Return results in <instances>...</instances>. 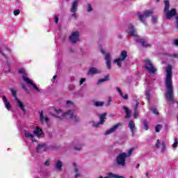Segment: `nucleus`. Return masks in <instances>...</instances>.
I'll return each instance as SVG.
<instances>
[{"mask_svg":"<svg viewBox=\"0 0 178 178\" xmlns=\"http://www.w3.org/2000/svg\"><path fill=\"white\" fill-rule=\"evenodd\" d=\"M165 86L166 87V92L165 94V98L168 102H173L175 101V97L173 96V81H172V77L173 74L172 73V67L168 65L166 69Z\"/></svg>","mask_w":178,"mask_h":178,"instance_id":"1","label":"nucleus"},{"mask_svg":"<svg viewBox=\"0 0 178 178\" xmlns=\"http://www.w3.org/2000/svg\"><path fill=\"white\" fill-rule=\"evenodd\" d=\"M55 112L57 113L56 118H58L60 120L63 119H67L68 120H72V119L74 120V122H80V118L79 117L74 115V110H69L66 113H62V110L60 109H55Z\"/></svg>","mask_w":178,"mask_h":178,"instance_id":"2","label":"nucleus"},{"mask_svg":"<svg viewBox=\"0 0 178 178\" xmlns=\"http://www.w3.org/2000/svg\"><path fill=\"white\" fill-rule=\"evenodd\" d=\"M5 51L8 52V54H10V49L8 47H5L4 49H0V54L6 59V65L4 66L3 72L4 73H10V62L8 59V57H6V54H5Z\"/></svg>","mask_w":178,"mask_h":178,"instance_id":"3","label":"nucleus"},{"mask_svg":"<svg viewBox=\"0 0 178 178\" xmlns=\"http://www.w3.org/2000/svg\"><path fill=\"white\" fill-rule=\"evenodd\" d=\"M145 69L147 70L149 74H155L156 73V68L152 64L151 60L146 59L145 60Z\"/></svg>","mask_w":178,"mask_h":178,"instance_id":"4","label":"nucleus"},{"mask_svg":"<svg viewBox=\"0 0 178 178\" xmlns=\"http://www.w3.org/2000/svg\"><path fill=\"white\" fill-rule=\"evenodd\" d=\"M152 13H153L152 10H148L145 11L143 13V15H141V13H138L137 14V16L138 19L140 20V22H142V23H143L145 26H147V22H145V19H147V17H149V16H152Z\"/></svg>","mask_w":178,"mask_h":178,"instance_id":"5","label":"nucleus"},{"mask_svg":"<svg viewBox=\"0 0 178 178\" xmlns=\"http://www.w3.org/2000/svg\"><path fill=\"white\" fill-rule=\"evenodd\" d=\"M126 152L120 154L116 159V162L118 166H126Z\"/></svg>","mask_w":178,"mask_h":178,"instance_id":"6","label":"nucleus"},{"mask_svg":"<svg viewBox=\"0 0 178 178\" xmlns=\"http://www.w3.org/2000/svg\"><path fill=\"white\" fill-rule=\"evenodd\" d=\"M79 6V0H74L71 6L70 12L72 13V17H74V19H77V7Z\"/></svg>","mask_w":178,"mask_h":178,"instance_id":"7","label":"nucleus"},{"mask_svg":"<svg viewBox=\"0 0 178 178\" xmlns=\"http://www.w3.org/2000/svg\"><path fill=\"white\" fill-rule=\"evenodd\" d=\"M127 58V51H122L120 54V58L115 59L114 60L115 63H117L118 66L119 67H122V61L126 59Z\"/></svg>","mask_w":178,"mask_h":178,"instance_id":"8","label":"nucleus"},{"mask_svg":"<svg viewBox=\"0 0 178 178\" xmlns=\"http://www.w3.org/2000/svg\"><path fill=\"white\" fill-rule=\"evenodd\" d=\"M23 80L24 81H25V83H26L27 84H29L30 86H32L34 90H35V91H37V92H42V90L40 89L38 87H37L36 84H34V83H33L31 81V80H30V79H29V77L27 76H23Z\"/></svg>","mask_w":178,"mask_h":178,"instance_id":"9","label":"nucleus"},{"mask_svg":"<svg viewBox=\"0 0 178 178\" xmlns=\"http://www.w3.org/2000/svg\"><path fill=\"white\" fill-rule=\"evenodd\" d=\"M80 36V33L79 31L72 32L69 39L72 44H76L77 41H79V37Z\"/></svg>","mask_w":178,"mask_h":178,"instance_id":"10","label":"nucleus"},{"mask_svg":"<svg viewBox=\"0 0 178 178\" xmlns=\"http://www.w3.org/2000/svg\"><path fill=\"white\" fill-rule=\"evenodd\" d=\"M120 126H122V123L119 122L116 124L115 125L113 126L111 128L106 131L104 133L105 136H108L109 134H112V133H115L116 130H118V128L120 127Z\"/></svg>","mask_w":178,"mask_h":178,"instance_id":"11","label":"nucleus"},{"mask_svg":"<svg viewBox=\"0 0 178 178\" xmlns=\"http://www.w3.org/2000/svg\"><path fill=\"white\" fill-rule=\"evenodd\" d=\"M127 33L131 35L132 37H137V33L136 32V29H134V26L132 24H129L127 29Z\"/></svg>","mask_w":178,"mask_h":178,"instance_id":"12","label":"nucleus"},{"mask_svg":"<svg viewBox=\"0 0 178 178\" xmlns=\"http://www.w3.org/2000/svg\"><path fill=\"white\" fill-rule=\"evenodd\" d=\"M105 118H106V113H104L103 114H100L99 115V122H98L97 123L95 124L93 122V126L94 127H99V124H104V123H105Z\"/></svg>","mask_w":178,"mask_h":178,"instance_id":"13","label":"nucleus"},{"mask_svg":"<svg viewBox=\"0 0 178 178\" xmlns=\"http://www.w3.org/2000/svg\"><path fill=\"white\" fill-rule=\"evenodd\" d=\"M128 127L131 130L132 137H134L136 136V123H134V121H129L128 123Z\"/></svg>","mask_w":178,"mask_h":178,"instance_id":"14","label":"nucleus"},{"mask_svg":"<svg viewBox=\"0 0 178 178\" xmlns=\"http://www.w3.org/2000/svg\"><path fill=\"white\" fill-rule=\"evenodd\" d=\"M48 149V147L45 143L39 144L36 147L37 152H45Z\"/></svg>","mask_w":178,"mask_h":178,"instance_id":"15","label":"nucleus"},{"mask_svg":"<svg viewBox=\"0 0 178 178\" xmlns=\"http://www.w3.org/2000/svg\"><path fill=\"white\" fill-rule=\"evenodd\" d=\"M176 15H177L176 9L172 8L171 10L167 11L166 19H168L169 20V19H172V17H173V16H176Z\"/></svg>","mask_w":178,"mask_h":178,"instance_id":"16","label":"nucleus"},{"mask_svg":"<svg viewBox=\"0 0 178 178\" xmlns=\"http://www.w3.org/2000/svg\"><path fill=\"white\" fill-rule=\"evenodd\" d=\"M24 136L25 138H28V140H30L32 143L35 141V140H34V136H33L29 131H24Z\"/></svg>","mask_w":178,"mask_h":178,"instance_id":"17","label":"nucleus"},{"mask_svg":"<svg viewBox=\"0 0 178 178\" xmlns=\"http://www.w3.org/2000/svg\"><path fill=\"white\" fill-rule=\"evenodd\" d=\"M99 178H104L102 176H100ZM104 178H124V177L122 175H118L116 174H113L112 172H108L107 176Z\"/></svg>","mask_w":178,"mask_h":178,"instance_id":"18","label":"nucleus"},{"mask_svg":"<svg viewBox=\"0 0 178 178\" xmlns=\"http://www.w3.org/2000/svg\"><path fill=\"white\" fill-rule=\"evenodd\" d=\"M39 113H40V120L41 123H44V122H46V123H48V122H49V118H45L44 116V111H39Z\"/></svg>","mask_w":178,"mask_h":178,"instance_id":"19","label":"nucleus"},{"mask_svg":"<svg viewBox=\"0 0 178 178\" xmlns=\"http://www.w3.org/2000/svg\"><path fill=\"white\" fill-rule=\"evenodd\" d=\"M105 60L106 63L107 69H111V56L109 53L106 54L105 55Z\"/></svg>","mask_w":178,"mask_h":178,"instance_id":"20","label":"nucleus"},{"mask_svg":"<svg viewBox=\"0 0 178 178\" xmlns=\"http://www.w3.org/2000/svg\"><path fill=\"white\" fill-rule=\"evenodd\" d=\"M33 134L37 136V137H40V136H42L44 134V132H42V129L41 128L36 127L33 131Z\"/></svg>","mask_w":178,"mask_h":178,"instance_id":"21","label":"nucleus"},{"mask_svg":"<svg viewBox=\"0 0 178 178\" xmlns=\"http://www.w3.org/2000/svg\"><path fill=\"white\" fill-rule=\"evenodd\" d=\"M99 73H101V71L97 70L96 67H91L90 68V70L88 72V74H99Z\"/></svg>","mask_w":178,"mask_h":178,"instance_id":"22","label":"nucleus"},{"mask_svg":"<svg viewBox=\"0 0 178 178\" xmlns=\"http://www.w3.org/2000/svg\"><path fill=\"white\" fill-rule=\"evenodd\" d=\"M15 101L17 102V105L19 106L21 111H22L24 113H26V108H24V104H23V102H22V101H20V99H16Z\"/></svg>","mask_w":178,"mask_h":178,"instance_id":"23","label":"nucleus"},{"mask_svg":"<svg viewBox=\"0 0 178 178\" xmlns=\"http://www.w3.org/2000/svg\"><path fill=\"white\" fill-rule=\"evenodd\" d=\"M136 42H138V44H140L142 45V47H151L150 44H148V43H147V42H145V40H144V39L142 38H138L136 39Z\"/></svg>","mask_w":178,"mask_h":178,"instance_id":"24","label":"nucleus"},{"mask_svg":"<svg viewBox=\"0 0 178 178\" xmlns=\"http://www.w3.org/2000/svg\"><path fill=\"white\" fill-rule=\"evenodd\" d=\"M3 101L5 104L6 109H8V111H10V108L12 107V106H10V103L8 102V99H6V97L3 96Z\"/></svg>","mask_w":178,"mask_h":178,"instance_id":"25","label":"nucleus"},{"mask_svg":"<svg viewBox=\"0 0 178 178\" xmlns=\"http://www.w3.org/2000/svg\"><path fill=\"white\" fill-rule=\"evenodd\" d=\"M118 92L120 94V95L123 98V99H129V95L127 94L123 95V92H122V90L119 87L116 88Z\"/></svg>","mask_w":178,"mask_h":178,"instance_id":"26","label":"nucleus"},{"mask_svg":"<svg viewBox=\"0 0 178 178\" xmlns=\"http://www.w3.org/2000/svg\"><path fill=\"white\" fill-rule=\"evenodd\" d=\"M139 105H140V103L136 102V106H135V111H134V119H137V118H138V111L137 110V108H138Z\"/></svg>","mask_w":178,"mask_h":178,"instance_id":"27","label":"nucleus"},{"mask_svg":"<svg viewBox=\"0 0 178 178\" xmlns=\"http://www.w3.org/2000/svg\"><path fill=\"white\" fill-rule=\"evenodd\" d=\"M124 110L125 111V113L127 114V115L125 116V118L129 119V118H130V116H131V111H130L129 108H127L126 106L124 107Z\"/></svg>","mask_w":178,"mask_h":178,"instance_id":"28","label":"nucleus"},{"mask_svg":"<svg viewBox=\"0 0 178 178\" xmlns=\"http://www.w3.org/2000/svg\"><path fill=\"white\" fill-rule=\"evenodd\" d=\"M164 5H165L164 12L165 13H166L168 12L169 8H170L169 1L168 0L164 1Z\"/></svg>","mask_w":178,"mask_h":178,"instance_id":"29","label":"nucleus"},{"mask_svg":"<svg viewBox=\"0 0 178 178\" xmlns=\"http://www.w3.org/2000/svg\"><path fill=\"white\" fill-rule=\"evenodd\" d=\"M109 80V75L106 76L103 79H100L97 81V84H101V83H104V81H108Z\"/></svg>","mask_w":178,"mask_h":178,"instance_id":"30","label":"nucleus"},{"mask_svg":"<svg viewBox=\"0 0 178 178\" xmlns=\"http://www.w3.org/2000/svg\"><path fill=\"white\" fill-rule=\"evenodd\" d=\"M62 162L60 161H58L56 163V169H57L58 170H62Z\"/></svg>","mask_w":178,"mask_h":178,"instance_id":"31","label":"nucleus"},{"mask_svg":"<svg viewBox=\"0 0 178 178\" xmlns=\"http://www.w3.org/2000/svg\"><path fill=\"white\" fill-rule=\"evenodd\" d=\"M10 90L11 91V94H12L13 97L15 98V100L16 101V99H19V98H17L16 90H15L13 88H10Z\"/></svg>","mask_w":178,"mask_h":178,"instance_id":"32","label":"nucleus"},{"mask_svg":"<svg viewBox=\"0 0 178 178\" xmlns=\"http://www.w3.org/2000/svg\"><path fill=\"white\" fill-rule=\"evenodd\" d=\"M142 123L145 127V130H148L149 129V125L148 124L147 120H143Z\"/></svg>","mask_w":178,"mask_h":178,"instance_id":"33","label":"nucleus"},{"mask_svg":"<svg viewBox=\"0 0 178 178\" xmlns=\"http://www.w3.org/2000/svg\"><path fill=\"white\" fill-rule=\"evenodd\" d=\"M134 151V149L131 148L128 150L127 153H125L126 154V157L129 158V156H130L131 155V154H133V152Z\"/></svg>","mask_w":178,"mask_h":178,"instance_id":"34","label":"nucleus"},{"mask_svg":"<svg viewBox=\"0 0 178 178\" xmlns=\"http://www.w3.org/2000/svg\"><path fill=\"white\" fill-rule=\"evenodd\" d=\"M145 95L147 97V99L149 100L151 95L149 93V88L148 87L146 88Z\"/></svg>","mask_w":178,"mask_h":178,"instance_id":"35","label":"nucleus"},{"mask_svg":"<svg viewBox=\"0 0 178 178\" xmlns=\"http://www.w3.org/2000/svg\"><path fill=\"white\" fill-rule=\"evenodd\" d=\"M95 106H97V107L104 106V102H95Z\"/></svg>","mask_w":178,"mask_h":178,"instance_id":"36","label":"nucleus"},{"mask_svg":"<svg viewBox=\"0 0 178 178\" xmlns=\"http://www.w3.org/2000/svg\"><path fill=\"white\" fill-rule=\"evenodd\" d=\"M161 129H162V125H161V124H158L155 127V131L156 133H159V131H161Z\"/></svg>","mask_w":178,"mask_h":178,"instance_id":"37","label":"nucleus"},{"mask_svg":"<svg viewBox=\"0 0 178 178\" xmlns=\"http://www.w3.org/2000/svg\"><path fill=\"white\" fill-rule=\"evenodd\" d=\"M152 22L153 24H156L158 22V17L157 16H152Z\"/></svg>","mask_w":178,"mask_h":178,"instance_id":"38","label":"nucleus"},{"mask_svg":"<svg viewBox=\"0 0 178 178\" xmlns=\"http://www.w3.org/2000/svg\"><path fill=\"white\" fill-rule=\"evenodd\" d=\"M150 109L152 112L154 113V115H159V113L158 112V110L155 107H151Z\"/></svg>","mask_w":178,"mask_h":178,"instance_id":"39","label":"nucleus"},{"mask_svg":"<svg viewBox=\"0 0 178 178\" xmlns=\"http://www.w3.org/2000/svg\"><path fill=\"white\" fill-rule=\"evenodd\" d=\"M161 146V152H165L166 151V145L165 144L164 142H162Z\"/></svg>","mask_w":178,"mask_h":178,"instance_id":"40","label":"nucleus"},{"mask_svg":"<svg viewBox=\"0 0 178 178\" xmlns=\"http://www.w3.org/2000/svg\"><path fill=\"white\" fill-rule=\"evenodd\" d=\"M18 73L21 74H24V76L26 75V70H24V68H21L19 70Z\"/></svg>","mask_w":178,"mask_h":178,"instance_id":"41","label":"nucleus"},{"mask_svg":"<svg viewBox=\"0 0 178 178\" xmlns=\"http://www.w3.org/2000/svg\"><path fill=\"white\" fill-rule=\"evenodd\" d=\"M22 88L24 90V91L26 92V94H30V91H29V89L26 87L24 84H22Z\"/></svg>","mask_w":178,"mask_h":178,"instance_id":"42","label":"nucleus"},{"mask_svg":"<svg viewBox=\"0 0 178 178\" xmlns=\"http://www.w3.org/2000/svg\"><path fill=\"white\" fill-rule=\"evenodd\" d=\"M177 144H178L177 138H176L175 139V143L172 144V147H173V148H176V147H177Z\"/></svg>","mask_w":178,"mask_h":178,"instance_id":"43","label":"nucleus"},{"mask_svg":"<svg viewBox=\"0 0 178 178\" xmlns=\"http://www.w3.org/2000/svg\"><path fill=\"white\" fill-rule=\"evenodd\" d=\"M14 15L15 16H18V15H20V10H15Z\"/></svg>","mask_w":178,"mask_h":178,"instance_id":"44","label":"nucleus"},{"mask_svg":"<svg viewBox=\"0 0 178 178\" xmlns=\"http://www.w3.org/2000/svg\"><path fill=\"white\" fill-rule=\"evenodd\" d=\"M160 145H161V140H157L156 143V148H159Z\"/></svg>","mask_w":178,"mask_h":178,"instance_id":"45","label":"nucleus"},{"mask_svg":"<svg viewBox=\"0 0 178 178\" xmlns=\"http://www.w3.org/2000/svg\"><path fill=\"white\" fill-rule=\"evenodd\" d=\"M72 165H73V166L75 168H74V172H75V173H77V172H79V169H77L76 163H73Z\"/></svg>","mask_w":178,"mask_h":178,"instance_id":"46","label":"nucleus"},{"mask_svg":"<svg viewBox=\"0 0 178 178\" xmlns=\"http://www.w3.org/2000/svg\"><path fill=\"white\" fill-rule=\"evenodd\" d=\"M54 22H55V23H56V24H58V23L59 22V17H58V16H56V15L54 16Z\"/></svg>","mask_w":178,"mask_h":178,"instance_id":"47","label":"nucleus"},{"mask_svg":"<svg viewBox=\"0 0 178 178\" xmlns=\"http://www.w3.org/2000/svg\"><path fill=\"white\" fill-rule=\"evenodd\" d=\"M111 102H112V98L109 97L107 102V106H109L111 105Z\"/></svg>","mask_w":178,"mask_h":178,"instance_id":"48","label":"nucleus"},{"mask_svg":"<svg viewBox=\"0 0 178 178\" xmlns=\"http://www.w3.org/2000/svg\"><path fill=\"white\" fill-rule=\"evenodd\" d=\"M85 81H86V79H85V78H82V79L80 80L79 86H81V84H83V83H84Z\"/></svg>","mask_w":178,"mask_h":178,"instance_id":"49","label":"nucleus"},{"mask_svg":"<svg viewBox=\"0 0 178 178\" xmlns=\"http://www.w3.org/2000/svg\"><path fill=\"white\" fill-rule=\"evenodd\" d=\"M92 10V7H91V4H88V12H91Z\"/></svg>","mask_w":178,"mask_h":178,"instance_id":"50","label":"nucleus"},{"mask_svg":"<svg viewBox=\"0 0 178 178\" xmlns=\"http://www.w3.org/2000/svg\"><path fill=\"white\" fill-rule=\"evenodd\" d=\"M81 147H82V145H80L78 146V147H74V149H76V151H80V149H81Z\"/></svg>","mask_w":178,"mask_h":178,"instance_id":"51","label":"nucleus"},{"mask_svg":"<svg viewBox=\"0 0 178 178\" xmlns=\"http://www.w3.org/2000/svg\"><path fill=\"white\" fill-rule=\"evenodd\" d=\"M174 44L176 45V47H178V39L174 40Z\"/></svg>","mask_w":178,"mask_h":178,"instance_id":"52","label":"nucleus"},{"mask_svg":"<svg viewBox=\"0 0 178 178\" xmlns=\"http://www.w3.org/2000/svg\"><path fill=\"white\" fill-rule=\"evenodd\" d=\"M45 166H49V161H46L44 163Z\"/></svg>","mask_w":178,"mask_h":178,"instance_id":"53","label":"nucleus"},{"mask_svg":"<svg viewBox=\"0 0 178 178\" xmlns=\"http://www.w3.org/2000/svg\"><path fill=\"white\" fill-rule=\"evenodd\" d=\"M66 104H67V105H71L72 103L71 101L68 100V101H67Z\"/></svg>","mask_w":178,"mask_h":178,"instance_id":"54","label":"nucleus"},{"mask_svg":"<svg viewBox=\"0 0 178 178\" xmlns=\"http://www.w3.org/2000/svg\"><path fill=\"white\" fill-rule=\"evenodd\" d=\"M172 56H173L174 58H177L178 59V54H172Z\"/></svg>","mask_w":178,"mask_h":178,"instance_id":"55","label":"nucleus"},{"mask_svg":"<svg viewBox=\"0 0 178 178\" xmlns=\"http://www.w3.org/2000/svg\"><path fill=\"white\" fill-rule=\"evenodd\" d=\"M80 174H79V173H76V175H75V177H80Z\"/></svg>","mask_w":178,"mask_h":178,"instance_id":"56","label":"nucleus"},{"mask_svg":"<svg viewBox=\"0 0 178 178\" xmlns=\"http://www.w3.org/2000/svg\"><path fill=\"white\" fill-rule=\"evenodd\" d=\"M136 169H138V168H140V163L136 164Z\"/></svg>","mask_w":178,"mask_h":178,"instance_id":"57","label":"nucleus"},{"mask_svg":"<svg viewBox=\"0 0 178 178\" xmlns=\"http://www.w3.org/2000/svg\"><path fill=\"white\" fill-rule=\"evenodd\" d=\"M101 52H102V54H105V51H104V49H101Z\"/></svg>","mask_w":178,"mask_h":178,"instance_id":"58","label":"nucleus"},{"mask_svg":"<svg viewBox=\"0 0 178 178\" xmlns=\"http://www.w3.org/2000/svg\"><path fill=\"white\" fill-rule=\"evenodd\" d=\"M56 79V75H54V76H53V80H55Z\"/></svg>","mask_w":178,"mask_h":178,"instance_id":"59","label":"nucleus"},{"mask_svg":"<svg viewBox=\"0 0 178 178\" xmlns=\"http://www.w3.org/2000/svg\"><path fill=\"white\" fill-rule=\"evenodd\" d=\"M74 86H73L72 88H70V90H74Z\"/></svg>","mask_w":178,"mask_h":178,"instance_id":"60","label":"nucleus"},{"mask_svg":"<svg viewBox=\"0 0 178 178\" xmlns=\"http://www.w3.org/2000/svg\"><path fill=\"white\" fill-rule=\"evenodd\" d=\"M24 140L25 141L26 145H27V140L26 139H24Z\"/></svg>","mask_w":178,"mask_h":178,"instance_id":"61","label":"nucleus"},{"mask_svg":"<svg viewBox=\"0 0 178 178\" xmlns=\"http://www.w3.org/2000/svg\"><path fill=\"white\" fill-rule=\"evenodd\" d=\"M146 176H147V177H148V175H149V173L148 172H146Z\"/></svg>","mask_w":178,"mask_h":178,"instance_id":"62","label":"nucleus"},{"mask_svg":"<svg viewBox=\"0 0 178 178\" xmlns=\"http://www.w3.org/2000/svg\"><path fill=\"white\" fill-rule=\"evenodd\" d=\"M156 2H159V0H156Z\"/></svg>","mask_w":178,"mask_h":178,"instance_id":"63","label":"nucleus"},{"mask_svg":"<svg viewBox=\"0 0 178 178\" xmlns=\"http://www.w3.org/2000/svg\"><path fill=\"white\" fill-rule=\"evenodd\" d=\"M67 1H69V0H67Z\"/></svg>","mask_w":178,"mask_h":178,"instance_id":"64","label":"nucleus"}]
</instances>
